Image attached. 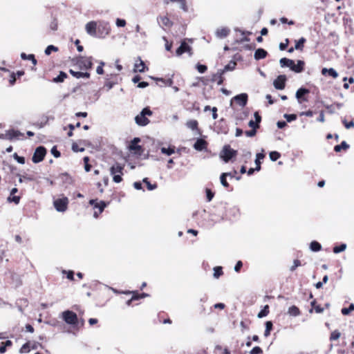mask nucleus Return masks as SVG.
I'll return each mask as SVG.
<instances>
[{
	"instance_id": "obj_1",
	"label": "nucleus",
	"mask_w": 354,
	"mask_h": 354,
	"mask_svg": "<svg viewBox=\"0 0 354 354\" xmlns=\"http://www.w3.org/2000/svg\"><path fill=\"white\" fill-rule=\"evenodd\" d=\"M282 67H288L295 73H301L304 70L305 62L302 60H298L295 64L292 59L286 57L281 58L279 61Z\"/></svg>"
},
{
	"instance_id": "obj_2",
	"label": "nucleus",
	"mask_w": 354,
	"mask_h": 354,
	"mask_svg": "<svg viewBox=\"0 0 354 354\" xmlns=\"http://www.w3.org/2000/svg\"><path fill=\"white\" fill-rule=\"evenodd\" d=\"M152 111L148 108H144L141 112L135 117V122L138 126L144 127L149 123L147 116H151Z\"/></svg>"
},
{
	"instance_id": "obj_3",
	"label": "nucleus",
	"mask_w": 354,
	"mask_h": 354,
	"mask_svg": "<svg viewBox=\"0 0 354 354\" xmlns=\"http://www.w3.org/2000/svg\"><path fill=\"white\" fill-rule=\"evenodd\" d=\"M124 169V167L121 165L120 163H115L111 168H110V174L113 176V180L116 183H119L122 180V170Z\"/></svg>"
},
{
	"instance_id": "obj_4",
	"label": "nucleus",
	"mask_w": 354,
	"mask_h": 354,
	"mask_svg": "<svg viewBox=\"0 0 354 354\" xmlns=\"http://www.w3.org/2000/svg\"><path fill=\"white\" fill-rule=\"evenodd\" d=\"M122 80V79L119 74L107 75L104 82V86L111 88L115 86L120 84Z\"/></svg>"
},
{
	"instance_id": "obj_5",
	"label": "nucleus",
	"mask_w": 354,
	"mask_h": 354,
	"mask_svg": "<svg viewBox=\"0 0 354 354\" xmlns=\"http://www.w3.org/2000/svg\"><path fill=\"white\" fill-rule=\"evenodd\" d=\"M236 65V63L235 62H230L224 67L221 73H218L217 74L214 75L212 81L217 82L218 85H221L223 82V74L227 71L233 70Z\"/></svg>"
},
{
	"instance_id": "obj_6",
	"label": "nucleus",
	"mask_w": 354,
	"mask_h": 354,
	"mask_svg": "<svg viewBox=\"0 0 354 354\" xmlns=\"http://www.w3.org/2000/svg\"><path fill=\"white\" fill-rule=\"evenodd\" d=\"M237 151L230 147V145H225L220 153V157L227 162L232 158L234 157Z\"/></svg>"
},
{
	"instance_id": "obj_7",
	"label": "nucleus",
	"mask_w": 354,
	"mask_h": 354,
	"mask_svg": "<svg viewBox=\"0 0 354 354\" xmlns=\"http://www.w3.org/2000/svg\"><path fill=\"white\" fill-rule=\"evenodd\" d=\"M92 57H80L77 58V64L82 70H89L93 67Z\"/></svg>"
},
{
	"instance_id": "obj_8",
	"label": "nucleus",
	"mask_w": 354,
	"mask_h": 354,
	"mask_svg": "<svg viewBox=\"0 0 354 354\" xmlns=\"http://www.w3.org/2000/svg\"><path fill=\"white\" fill-rule=\"evenodd\" d=\"M46 153V150L44 147H38L32 156V160L34 163H38L43 160Z\"/></svg>"
},
{
	"instance_id": "obj_9",
	"label": "nucleus",
	"mask_w": 354,
	"mask_h": 354,
	"mask_svg": "<svg viewBox=\"0 0 354 354\" xmlns=\"http://www.w3.org/2000/svg\"><path fill=\"white\" fill-rule=\"evenodd\" d=\"M185 53H188L189 56H192L193 55L192 48L184 40L176 49V53L177 56H180Z\"/></svg>"
},
{
	"instance_id": "obj_10",
	"label": "nucleus",
	"mask_w": 354,
	"mask_h": 354,
	"mask_svg": "<svg viewBox=\"0 0 354 354\" xmlns=\"http://www.w3.org/2000/svg\"><path fill=\"white\" fill-rule=\"evenodd\" d=\"M110 32V27L108 24L98 22V28L97 30V37L102 38L109 35Z\"/></svg>"
},
{
	"instance_id": "obj_11",
	"label": "nucleus",
	"mask_w": 354,
	"mask_h": 354,
	"mask_svg": "<svg viewBox=\"0 0 354 354\" xmlns=\"http://www.w3.org/2000/svg\"><path fill=\"white\" fill-rule=\"evenodd\" d=\"M62 317L68 324H75L77 321V315L71 310H66L63 312Z\"/></svg>"
},
{
	"instance_id": "obj_12",
	"label": "nucleus",
	"mask_w": 354,
	"mask_h": 354,
	"mask_svg": "<svg viewBox=\"0 0 354 354\" xmlns=\"http://www.w3.org/2000/svg\"><path fill=\"white\" fill-rule=\"evenodd\" d=\"M68 200L67 198H59L54 201V206L58 212H65L67 208Z\"/></svg>"
},
{
	"instance_id": "obj_13",
	"label": "nucleus",
	"mask_w": 354,
	"mask_h": 354,
	"mask_svg": "<svg viewBox=\"0 0 354 354\" xmlns=\"http://www.w3.org/2000/svg\"><path fill=\"white\" fill-rule=\"evenodd\" d=\"M156 84L158 86L171 87L172 88H178V86L174 85L172 78H156Z\"/></svg>"
},
{
	"instance_id": "obj_14",
	"label": "nucleus",
	"mask_w": 354,
	"mask_h": 354,
	"mask_svg": "<svg viewBox=\"0 0 354 354\" xmlns=\"http://www.w3.org/2000/svg\"><path fill=\"white\" fill-rule=\"evenodd\" d=\"M98 28V22L91 21L86 24L85 29L86 32L93 37L97 36V30Z\"/></svg>"
},
{
	"instance_id": "obj_15",
	"label": "nucleus",
	"mask_w": 354,
	"mask_h": 354,
	"mask_svg": "<svg viewBox=\"0 0 354 354\" xmlns=\"http://www.w3.org/2000/svg\"><path fill=\"white\" fill-rule=\"evenodd\" d=\"M247 101H248V95L246 93H241V94L234 96L231 100V104L233 102H235L240 106L243 107L245 106Z\"/></svg>"
},
{
	"instance_id": "obj_16",
	"label": "nucleus",
	"mask_w": 354,
	"mask_h": 354,
	"mask_svg": "<svg viewBox=\"0 0 354 354\" xmlns=\"http://www.w3.org/2000/svg\"><path fill=\"white\" fill-rule=\"evenodd\" d=\"M133 70L135 72L142 73L146 70H148V67L146 66L142 59L138 57L135 62Z\"/></svg>"
},
{
	"instance_id": "obj_17",
	"label": "nucleus",
	"mask_w": 354,
	"mask_h": 354,
	"mask_svg": "<svg viewBox=\"0 0 354 354\" xmlns=\"http://www.w3.org/2000/svg\"><path fill=\"white\" fill-rule=\"evenodd\" d=\"M286 76L285 75H279L274 81L275 88H284L286 82Z\"/></svg>"
},
{
	"instance_id": "obj_18",
	"label": "nucleus",
	"mask_w": 354,
	"mask_h": 354,
	"mask_svg": "<svg viewBox=\"0 0 354 354\" xmlns=\"http://www.w3.org/2000/svg\"><path fill=\"white\" fill-rule=\"evenodd\" d=\"M106 204L104 201H100L99 203H96L94 206L93 216L97 218L98 216L104 211Z\"/></svg>"
},
{
	"instance_id": "obj_19",
	"label": "nucleus",
	"mask_w": 354,
	"mask_h": 354,
	"mask_svg": "<svg viewBox=\"0 0 354 354\" xmlns=\"http://www.w3.org/2000/svg\"><path fill=\"white\" fill-rule=\"evenodd\" d=\"M24 75V71H18L16 73H10L9 79H8L10 84L11 86H12L15 83L17 78H19Z\"/></svg>"
},
{
	"instance_id": "obj_20",
	"label": "nucleus",
	"mask_w": 354,
	"mask_h": 354,
	"mask_svg": "<svg viewBox=\"0 0 354 354\" xmlns=\"http://www.w3.org/2000/svg\"><path fill=\"white\" fill-rule=\"evenodd\" d=\"M207 142L203 139L198 138L194 145V148L197 151H202L206 149Z\"/></svg>"
},
{
	"instance_id": "obj_21",
	"label": "nucleus",
	"mask_w": 354,
	"mask_h": 354,
	"mask_svg": "<svg viewBox=\"0 0 354 354\" xmlns=\"http://www.w3.org/2000/svg\"><path fill=\"white\" fill-rule=\"evenodd\" d=\"M158 21L162 26L170 28L172 26L173 23L167 16H160L158 18Z\"/></svg>"
},
{
	"instance_id": "obj_22",
	"label": "nucleus",
	"mask_w": 354,
	"mask_h": 354,
	"mask_svg": "<svg viewBox=\"0 0 354 354\" xmlns=\"http://www.w3.org/2000/svg\"><path fill=\"white\" fill-rule=\"evenodd\" d=\"M309 93V90H297L296 93V97L299 102V103L301 104L304 102L306 101L305 98V95Z\"/></svg>"
},
{
	"instance_id": "obj_23",
	"label": "nucleus",
	"mask_w": 354,
	"mask_h": 354,
	"mask_svg": "<svg viewBox=\"0 0 354 354\" xmlns=\"http://www.w3.org/2000/svg\"><path fill=\"white\" fill-rule=\"evenodd\" d=\"M268 53L263 48H258L254 53V59L257 60L264 59L267 57Z\"/></svg>"
},
{
	"instance_id": "obj_24",
	"label": "nucleus",
	"mask_w": 354,
	"mask_h": 354,
	"mask_svg": "<svg viewBox=\"0 0 354 354\" xmlns=\"http://www.w3.org/2000/svg\"><path fill=\"white\" fill-rule=\"evenodd\" d=\"M69 73L75 77L79 79V78H89L90 77V73L88 72H79V71H74L72 69L69 70Z\"/></svg>"
},
{
	"instance_id": "obj_25",
	"label": "nucleus",
	"mask_w": 354,
	"mask_h": 354,
	"mask_svg": "<svg viewBox=\"0 0 354 354\" xmlns=\"http://www.w3.org/2000/svg\"><path fill=\"white\" fill-rule=\"evenodd\" d=\"M230 32V30L227 28H221L217 29L216 32V35L219 38H225L226 37Z\"/></svg>"
},
{
	"instance_id": "obj_26",
	"label": "nucleus",
	"mask_w": 354,
	"mask_h": 354,
	"mask_svg": "<svg viewBox=\"0 0 354 354\" xmlns=\"http://www.w3.org/2000/svg\"><path fill=\"white\" fill-rule=\"evenodd\" d=\"M140 141V139L139 138H135L131 141L130 145H129V149L131 151H140L141 149V147L138 145V143Z\"/></svg>"
},
{
	"instance_id": "obj_27",
	"label": "nucleus",
	"mask_w": 354,
	"mask_h": 354,
	"mask_svg": "<svg viewBox=\"0 0 354 354\" xmlns=\"http://www.w3.org/2000/svg\"><path fill=\"white\" fill-rule=\"evenodd\" d=\"M160 151L162 154L166 156H171L175 153V147L174 146H169L168 147H162L160 148Z\"/></svg>"
},
{
	"instance_id": "obj_28",
	"label": "nucleus",
	"mask_w": 354,
	"mask_h": 354,
	"mask_svg": "<svg viewBox=\"0 0 354 354\" xmlns=\"http://www.w3.org/2000/svg\"><path fill=\"white\" fill-rule=\"evenodd\" d=\"M322 75H328L334 78L337 77L338 76V73L336 72V71L333 68H324L322 70Z\"/></svg>"
},
{
	"instance_id": "obj_29",
	"label": "nucleus",
	"mask_w": 354,
	"mask_h": 354,
	"mask_svg": "<svg viewBox=\"0 0 354 354\" xmlns=\"http://www.w3.org/2000/svg\"><path fill=\"white\" fill-rule=\"evenodd\" d=\"M306 41V39L304 37H301L298 41H295V50L303 51Z\"/></svg>"
},
{
	"instance_id": "obj_30",
	"label": "nucleus",
	"mask_w": 354,
	"mask_h": 354,
	"mask_svg": "<svg viewBox=\"0 0 354 354\" xmlns=\"http://www.w3.org/2000/svg\"><path fill=\"white\" fill-rule=\"evenodd\" d=\"M141 80V77L140 75H136L133 77L132 81L134 83H138V87L140 88H145L149 86V84L147 82H140Z\"/></svg>"
},
{
	"instance_id": "obj_31",
	"label": "nucleus",
	"mask_w": 354,
	"mask_h": 354,
	"mask_svg": "<svg viewBox=\"0 0 354 354\" xmlns=\"http://www.w3.org/2000/svg\"><path fill=\"white\" fill-rule=\"evenodd\" d=\"M288 314L292 317H297L300 315V310L297 306H292L288 308Z\"/></svg>"
},
{
	"instance_id": "obj_32",
	"label": "nucleus",
	"mask_w": 354,
	"mask_h": 354,
	"mask_svg": "<svg viewBox=\"0 0 354 354\" xmlns=\"http://www.w3.org/2000/svg\"><path fill=\"white\" fill-rule=\"evenodd\" d=\"M265 157V155L262 153H258L256 155V160H255V164H256V168L255 169L257 171H259L261 169V162L260 160L263 159Z\"/></svg>"
},
{
	"instance_id": "obj_33",
	"label": "nucleus",
	"mask_w": 354,
	"mask_h": 354,
	"mask_svg": "<svg viewBox=\"0 0 354 354\" xmlns=\"http://www.w3.org/2000/svg\"><path fill=\"white\" fill-rule=\"evenodd\" d=\"M310 249L313 251V252H318L319 250H321L322 249V245L319 243H318L317 241H313L310 243Z\"/></svg>"
},
{
	"instance_id": "obj_34",
	"label": "nucleus",
	"mask_w": 354,
	"mask_h": 354,
	"mask_svg": "<svg viewBox=\"0 0 354 354\" xmlns=\"http://www.w3.org/2000/svg\"><path fill=\"white\" fill-rule=\"evenodd\" d=\"M21 59H28L31 60V61H32V64H33L34 66H35V65L37 64V59H35V57L34 55L30 54V55H26V53H22L21 54Z\"/></svg>"
},
{
	"instance_id": "obj_35",
	"label": "nucleus",
	"mask_w": 354,
	"mask_h": 354,
	"mask_svg": "<svg viewBox=\"0 0 354 354\" xmlns=\"http://www.w3.org/2000/svg\"><path fill=\"white\" fill-rule=\"evenodd\" d=\"M348 147H349V145L345 141H343V142H342V143L340 145H336L334 147V150L336 152H339L342 150V149H346Z\"/></svg>"
},
{
	"instance_id": "obj_36",
	"label": "nucleus",
	"mask_w": 354,
	"mask_h": 354,
	"mask_svg": "<svg viewBox=\"0 0 354 354\" xmlns=\"http://www.w3.org/2000/svg\"><path fill=\"white\" fill-rule=\"evenodd\" d=\"M186 126L192 130H194L197 128L198 126V122L195 120H190L187 122Z\"/></svg>"
},
{
	"instance_id": "obj_37",
	"label": "nucleus",
	"mask_w": 354,
	"mask_h": 354,
	"mask_svg": "<svg viewBox=\"0 0 354 354\" xmlns=\"http://www.w3.org/2000/svg\"><path fill=\"white\" fill-rule=\"evenodd\" d=\"M346 244L342 243L339 246H335L333 248V252L335 254L344 252L346 249Z\"/></svg>"
},
{
	"instance_id": "obj_38",
	"label": "nucleus",
	"mask_w": 354,
	"mask_h": 354,
	"mask_svg": "<svg viewBox=\"0 0 354 354\" xmlns=\"http://www.w3.org/2000/svg\"><path fill=\"white\" fill-rule=\"evenodd\" d=\"M272 328V323L270 321L266 322V330L264 332V336L268 337L270 335V330Z\"/></svg>"
},
{
	"instance_id": "obj_39",
	"label": "nucleus",
	"mask_w": 354,
	"mask_h": 354,
	"mask_svg": "<svg viewBox=\"0 0 354 354\" xmlns=\"http://www.w3.org/2000/svg\"><path fill=\"white\" fill-rule=\"evenodd\" d=\"M268 309H269V306L268 305H266L264 306V308L258 313L257 317L259 318H262V317H264L267 316V315L269 313V310Z\"/></svg>"
},
{
	"instance_id": "obj_40",
	"label": "nucleus",
	"mask_w": 354,
	"mask_h": 354,
	"mask_svg": "<svg viewBox=\"0 0 354 354\" xmlns=\"http://www.w3.org/2000/svg\"><path fill=\"white\" fill-rule=\"evenodd\" d=\"M223 274L222 267L216 266L214 268V277L218 279Z\"/></svg>"
},
{
	"instance_id": "obj_41",
	"label": "nucleus",
	"mask_w": 354,
	"mask_h": 354,
	"mask_svg": "<svg viewBox=\"0 0 354 354\" xmlns=\"http://www.w3.org/2000/svg\"><path fill=\"white\" fill-rule=\"evenodd\" d=\"M67 77V75L66 73L61 71L59 75L54 78V82H62Z\"/></svg>"
},
{
	"instance_id": "obj_42",
	"label": "nucleus",
	"mask_w": 354,
	"mask_h": 354,
	"mask_svg": "<svg viewBox=\"0 0 354 354\" xmlns=\"http://www.w3.org/2000/svg\"><path fill=\"white\" fill-rule=\"evenodd\" d=\"M148 296H149V295L146 294V293H142V294L139 295L138 293L136 294L134 292L131 299L129 300L127 304H130L131 300H136V299H140V298H144V297H148Z\"/></svg>"
},
{
	"instance_id": "obj_43",
	"label": "nucleus",
	"mask_w": 354,
	"mask_h": 354,
	"mask_svg": "<svg viewBox=\"0 0 354 354\" xmlns=\"http://www.w3.org/2000/svg\"><path fill=\"white\" fill-rule=\"evenodd\" d=\"M228 175L227 173H223L220 177L221 183L225 187H228L229 184L226 180V176Z\"/></svg>"
},
{
	"instance_id": "obj_44",
	"label": "nucleus",
	"mask_w": 354,
	"mask_h": 354,
	"mask_svg": "<svg viewBox=\"0 0 354 354\" xmlns=\"http://www.w3.org/2000/svg\"><path fill=\"white\" fill-rule=\"evenodd\" d=\"M142 181H143V183H145L147 185V189L149 191H152V190L155 189L157 187V185L156 184H151L149 183V181L148 180L147 178H145L142 180Z\"/></svg>"
},
{
	"instance_id": "obj_45",
	"label": "nucleus",
	"mask_w": 354,
	"mask_h": 354,
	"mask_svg": "<svg viewBox=\"0 0 354 354\" xmlns=\"http://www.w3.org/2000/svg\"><path fill=\"white\" fill-rule=\"evenodd\" d=\"M59 50L58 48L53 46V45H49L47 46V48L45 50V53L47 55H49L52 51L57 52Z\"/></svg>"
},
{
	"instance_id": "obj_46",
	"label": "nucleus",
	"mask_w": 354,
	"mask_h": 354,
	"mask_svg": "<svg viewBox=\"0 0 354 354\" xmlns=\"http://www.w3.org/2000/svg\"><path fill=\"white\" fill-rule=\"evenodd\" d=\"M269 156L272 161H276L280 158L281 155L277 151H271L269 154Z\"/></svg>"
},
{
	"instance_id": "obj_47",
	"label": "nucleus",
	"mask_w": 354,
	"mask_h": 354,
	"mask_svg": "<svg viewBox=\"0 0 354 354\" xmlns=\"http://www.w3.org/2000/svg\"><path fill=\"white\" fill-rule=\"evenodd\" d=\"M354 310V304H351L348 308H344L342 309V313L344 315H347L351 311Z\"/></svg>"
},
{
	"instance_id": "obj_48",
	"label": "nucleus",
	"mask_w": 354,
	"mask_h": 354,
	"mask_svg": "<svg viewBox=\"0 0 354 354\" xmlns=\"http://www.w3.org/2000/svg\"><path fill=\"white\" fill-rule=\"evenodd\" d=\"M343 81L344 82L343 85L344 88H348L349 84H353L354 82V78L352 77H349L348 80V82H347V77H344Z\"/></svg>"
},
{
	"instance_id": "obj_49",
	"label": "nucleus",
	"mask_w": 354,
	"mask_h": 354,
	"mask_svg": "<svg viewBox=\"0 0 354 354\" xmlns=\"http://www.w3.org/2000/svg\"><path fill=\"white\" fill-rule=\"evenodd\" d=\"M50 30L55 31L58 28V22L57 19L56 18H54L53 21L50 24Z\"/></svg>"
},
{
	"instance_id": "obj_50",
	"label": "nucleus",
	"mask_w": 354,
	"mask_h": 354,
	"mask_svg": "<svg viewBox=\"0 0 354 354\" xmlns=\"http://www.w3.org/2000/svg\"><path fill=\"white\" fill-rule=\"evenodd\" d=\"M340 335L341 334L338 330H334L332 332L330 339V340H337L339 338Z\"/></svg>"
},
{
	"instance_id": "obj_51",
	"label": "nucleus",
	"mask_w": 354,
	"mask_h": 354,
	"mask_svg": "<svg viewBox=\"0 0 354 354\" xmlns=\"http://www.w3.org/2000/svg\"><path fill=\"white\" fill-rule=\"evenodd\" d=\"M283 116L288 122H290L297 119V115L295 114H284Z\"/></svg>"
},
{
	"instance_id": "obj_52",
	"label": "nucleus",
	"mask_w": 354,
	"mask_h": 354,
	"mask_svg": "<svg viewBox=\"0 0 354 354\" xmlns=\"http://www.w3.org/2000/svg\"><path fill=\"white\" fill-rule=\"evenodd\" d=\"M196 68L198 71L201 73H203L207 70V66L201 64H198L196 65Z\"/></svg>"
},
{
	"instance_id": "obj_53",
	"label": "nucleus",
	"mask_w": 354,
	"mask_h": 354,
	"mask_svg": "<svg viewBox=\"0 0 354 354\" xmlns=\"http://www.w3.org/2000/svg\"><path fill=\"white\" fill-rule=\"evenodd\" d=\"M104 64H104V62H100V65L96 68V72H97V74H99V75L104 74L103 67H104Z\"/></svg>"
},
{
	"instance_id": "obj_54",
	"label": "nucleus",
	"mask_w": 354,
	"mask_h": 354,
	"mask_svg": "<svg viewBox=\"0 0 354 354\" xmlns=\"http://www.w3.org/2000/svg\"><path fill=\"white\" fill-rule=\"evenodd\" d=\"M19 135H21V133L15 130L10 131L8 133L10 138L18 137Z\"/></svg>"
},
{
	"instance_id": "obj_55",
	"label": "nucleus",
	"mask_w": 354,
	"mask_h": 354,
	"mask_svg": "<svg viewBox=\"0 0 354 354\" xmlns=\"http://www.w3.org/2000/svg\"><path fill=\"white\" fill-rule=\"evenodd\" d=\"M263 351L259 346H255L250 351V354H260Z\"/></svg>"
},
{
	"instance_id": "obj_56",
	"label": "nucleus",
	"mask_w": 354,
	"mask_h": 354,
	"mask_svg": "<svg viewBox=\"0 0 354 354\" xmlns=\"http://www.w3.org/2000/svg\"><path fill=\"white\" fill-rule=\"evenodd\" d=\"M19 200H20V197L19 196H9L8 198V201L9 202H14L15 204H18L19 203Z\"/></svg>"
},
{
	"instance_id": "obj_57",
	"label": "nucleus",
	"mask_w": 354,
	"mask_h": 354,
	"mask_svg": "<svg viewBox=\"0 0 354 354\" xmlns=\"http://www.w3.org/2000/svg\"><path fill=\"white\" fill-rule=\"evenodd\" d=\"M301 266V262L300 261L297 260V259H295L293 261V265L290 268V270L291 271H293L296 269V268L299 267Z\"/></svg>"
},
{
	"instance_id": "obj_58",
	"label": "nucleus",
	"mask_w": 354,
	"mask_h": 354,
	"mask_svg": "<svg viewBox=\"0 0 354 354\" xmlns=\"http://www.w3.org/2000/svg\"><path fill=\"white\" fill-rule=\"evenodd\" d=\"M251 152L248 150H243L242 156L243 158L246 160L248 159H250L251 157Z\"/></svg>"
},
{
	"instance_id": "obj_59",
	"label": "nucleus",
	"mask_w": 354,
	"mask_h": 354,
	"mask_svg": "<svg viewBox=\"0 0 354 354\" xmlns=\"http://www.w3.org/2000/svg\"><path fill=\"white\" fill-rule=\"evenodd\" d=\"M51 153L54 156L55 158H59L60 156V152L57 151L56 147H53L51 149Z\"/></svg>"
},
{
	"instance_id": "obj_60",
	"label": "nucleus",
	"mask_w": 354,
	"mask_h": 354,
	"mask_svg": "<svg viewBox=\"0 0 354 354\" xmlns=\"http://www.w3.org/2000/svg\"><path fill=\"white\" fill-rule=\"evenodd\" d=\"M116 25L118 27H124L126 25V21L122 19H117Z\"/></svg>"
},
{
	"instance_id": "obj_61",
	"label": "nucleus",
	"mask_w": 354,
	"mask_h": 354,
	"mask_svg": "<svg viewBox=\"0 0 354 354\" xmlns=\"http://www.w3.org/2000/svg\"><path fill=\"white\" fill-rule=\"evenodd\" d=\"M29 351V344L28 343L24 344L22 347L20 348L19 352L21 353H26Z\"/></svg>"
},
{
	"instance_id": "obj_62",
	"label": "nucleus",
	"mask_w": 354,
	"mask_h": 354,
	"mask_svg": "<svg viewBox=\"0 0 354 354\" xmlns=\"http://www.w3.org/2000/svg\"><path fill=\"white\" fill-rule=\"evenodd\" d=\"M256 133H257V131L256 129H252V130L250 131H246L245 132V134L246 135V136L248 137H253L256 135Z\"/></svg>"
},
{
	"instance_id": "obj_63",
	"label": "nucleus",
	"mask_w": 354,
	"mask_h": 354,
	"mask_svg": "<svg viewBox=\"0 0 354 354\" xmlns=\"http://www.w3.org/2000/svg\"><path fill=\"white\" fill-rule=\"evenodd\" d=\"M248 125L250 127L254 129H257L259 128V125L258 124H257L254 121H253L252 120H251L249 122H248Z\"/></svg>"
},
{
	"instance_id": "obj_64",
	"label": "nucleus",
	"mask_w": 354,
	"mask_h": 354,
	"mask_svg": "<svg viewBox=\"0 0 354 354\" xmlns=\"http://www.w3.org/2000/svg\"><path fill=\"white\" fill-rule=\"evenodd\" d=\"M343 123L346 129L354 127V122L353 121L348 122L346 120H343Z\"/></svg>"
}]
</instances>
